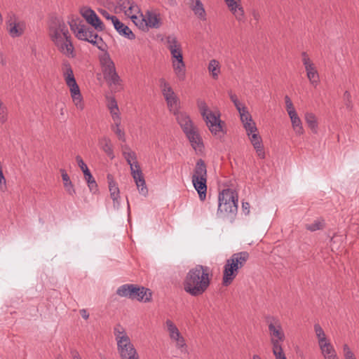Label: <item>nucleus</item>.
Instances as JSON below:
<instances>
[{
	"instance_id": "13",
	"label": "nucleus",
	"mask_w": 359,
	"mask_h": 359,
	"mask_svg": "<svg viewBox=\"0 0 359 359\" xmlns=\"http://www.w3.org/2000/svg\"><path fill=\"white\" fill-rule=\"evenodd\" d=\"M81 14L85 18L86 22L94 27L97 32H102L105 29L104 25L95 13L90 8H83L81 9Z\"/></svg>"
},
{
	"instance_id": "30",
	"label": "nucleus",
	"mask_w": 359,
	"mask_h": 359,
	"mask_svg": "<svg viewBox=\"0 0 359 359\" xmlns=\"http://www.w3.org/2000/svg\"><path fill=\"white\" fill-rule=\"evenodd\" d=\"M137 293H139V295L137 296L139 299H137V301L144 302H151L152 297V292L150 289L146 288L143 286H140V290Z\"/></svg>"
},
{
	"instance_id": "48",
	"label": "nucleus",
	"mask_w": 359,
	"mask_h": 359,
	"mask_svg": "<svg viewBox=\"0 0 359 359\" xmlns=\"http://www.w3.org/2000/svg\"><path fill=\"white\" fill-rule=\"evenodd\" d=\"M229 97H230V99L233 102V103L234 104L236 109L239 111L241 110L242 109V106H241V102H239V100H238V97L236 96V95L233 94L231 91H229Z\"/></svg>"
},
{
	"instance_id": "45",
	"label": "nucleus",
	"mask_w": 359,
	"mask_h": 359,
	"mask_svg": "<svg viewBox=\"0 0 359 359\" xmlns=\"http://www.w3.org/2000/svg\"><path fill=\"white\" fill-rule=\"evenodd\" d=\"M248 136L250 137V140L254 148H260V145L262 144V141L259 134L254 132L250 133V135Z\"/></svg>"
},
{
	"instance_id": "26",
	"label": "nucleus",
	"mask_w": 359,
	"mask_h": 359,
	"mask_svg": "<svg viewBox=\"0 0 359 359\" xmlns=\"http://www.w3.org/2000/svg\"><path fill=\"white\" fill-rule=\"evenodd\" d=\"M305 70L306 72L307 78L309 80L311 84H312L314 87H316L319 83L320 79L319 74L315 65H313L311 67H306Z\"/></svg>"
},
{
	"instance_id": "36",
	"label": "nucleus",
	"mask_w": 359,
	"mask_h": 359,
	"mask_svg": "<svg viewBox=\"0 0 359 359\" xmlns=\"http://www.w3.org/2000/svg\"><path fill=\"white\" fill-rule=\"evenodd\" d=\"M115 121V128H112L113 131L115 133V134L117 135L118 140H121L122 142H126V135L123 130H121L119 126L121 125V118L119 115H116V118Z\"/></svg>"
},
{
	"instance_id": "49",
	"label": "nucleus",
	"mask_w": 359,
	"mask_h": 359,
	"mask_svg": "<svg viewBox=\"0 0 359 359\" xmlns=\"http://www.w3.org/2000/svg\"><path fill=\"white\" fill-rule=\"evenodd\" d=\"M7 120V109L3 103L0 102V122L2 123Z\"/></svg>"
},
{
	"instance_id": "15",
	"label": "nucleus",
	"mask_w": 359,
	"mask_h": 359,
	"mask_svg": "<svg viewBox=\"0 0 359 359\" xmlns=\"http://www.w3.org/2000/svg\"><path fill=\"white\" fill-rule=\"evenodd\" d=\"M159 82L163 95L167 102L168 107L170 111H172L174 110V107L177 106V98L169 83L164 79H161Z\"/></svg>"
},
{
	"instance_id": "57",
	"label": "nucleus",
	"mask_w": 359,
	"mask_h": 359,
	"mask_svg": "<svg viewBox=\"0 0 359 359\" xmlns=\"http://www.w3.org/2000/svg\"><path fill=\"white\" fill-rule=\"evenodd\" d=\"M242 209L245 215H248L250 212V204L248 202H243Z\"/></svg>"
},
{
	"instance_id": "56",
	"label": "nucleus",
	"mask_w": 359,
	"mask_h": 359,
	"mask_svg": "<svg viewBox=\"0 0 359 359\" xmlns=\"http://www.w3.org/2000/svg\"><path fill=\"white\" fill-rule=\"evenodd\" d=\"M255 149L256 150L257 155L259 158H265V153L263 150V144L260 145V148H255Z\"/></svg>"
},
{
	"instance_id": "44",
	"label": "nucleus",
	"mask_w": 359,
	"mask_h": 359,
	"mask_svg": "<svg viewBox=\"0 0 359 359\" xmlns=\"http://www.w3.org/2000/svg\"><path fill=\"white\" fill-rule=\"evenodd\" d=\"M108 107L110 110L111 114H112V118L114 121H116V115H118V107L117 105V102L115 99L112 98L108 104Z\"/></svg>"
},
{
	"instance_id": "58",
	"label": "nucleus",
	"mask_w": 359,
	"mask_h": 359,
	"mask_svg": "<svg viewBox=\"0 0 359 359\" xmlns=\"http://www.w3.org/2000/svg\"><path fill=\"white\" fill-rule=\"evenodd\" d=\"M302 62L305 69H306V67H311L314 65L310 58H302Z\"/></svg>"
},
{
	"instance_id": "7",
	"label": "nucleus",
	"mask_w": 359,
	"mask_h": 359,
	"mask_svg": "<svg viewBox=\"0 0 359 359\" xmlns=\"http://www.w3.org/2000/svg\"><path fill=\"white\" fill-rule=\"evenodd\" d=\"M100 62L104 78L107 83L109 85L118 84L121 81L120 77L116 71L115 65L107 52H105L100 57Z\"/></svg>"
},
{
	"instance_id": "46",
	"label": "nucleus",
	"mask_w": 359,
	"mask_h": 359,
	"mask_svg": "<svg viewBox=\"0 0 359 359\" xmlns=\"http://www.w3.org/2000/svg\"><path fill=\"white\" fill-rule=\"evenodd\" d=\"M343 100L345 106L348 110H351L353 109V103L351 100V95L349 91L346 90L343 95Z\"/></svg>"
},
{
	"instance_id": "16",
	"label": "nucleus",
	"mask_w": 359,
	"mask_h": 359,
	"mask_svg": "<svg viewBox=\"0 0 359 359\" xmlns=\"http://www.w3.org/2000/svg\"><path fill=\"white\" fill-rule=\"evenodd\" d=\"M117 348L122 359L128 358V356H135L137 354L130 338L121 339L117 344Z\"/></svg>"
},
{
	"instance_id": "32",
	"label": "nucleus",
	"mask_w": 359,
	"mask_h": 359,
	"mask_svg": "<svg viewBox=\"0 0 359 359\" xmlns=\"http://www.w3.org/2000/svg\"><path fill=\"white\" fill-rule=\"evenodd\" d=\"M191 9L200 19L205 20L206 13L201 0H196L195 5L192 6Z\"/></svg>"
},
{
	"instance_id": "43",
	"label": "nucleus",
	"mask_w": 359,
	"mask_h": 359,
	"mask_svg": "<svg viewBox=\"0 0 359 359\" xmlns=\"http://www.w3.org/2000/svg\"><path fill=\"white\" fill-rule=\"evenodd\" d=\"M325 224L323 220H316L311 224H307L306 228L311 231H316L317 230L323 229Z\"/></svg>"
},
{
	"instance_id": "6",
	"label": "nucleus",
	"mask_w": 359,
	"mask_h": 359,
	"mask_svg": "<svg viewBox=\"0 0 359 359\" xmlns=\"http://www.w3.org/2000/svg\"><path fill=\"white\" fill-rule=\"evenodd\" d=\"M197 105L201 116L209 130L212 134L215 135H219L220 133H223L222 124L224 123L219 118V114L216 116L212 111L209 110V108L205 101L198 100L197 101Z\"/></svg>"
},
{
	"instance_id": "59",
	"label": "nucleus",
	"mask_w": 359,
	"mask_h": 359,
	"mask_svg": "<svg viewBox=\"0 0 359 359\" xmlns=\"http://www.w3.org/2000/svg\"><path fill=\"white\" fill-rule=\"evenodd\" d=\"M273 354L276 356V359H287L283 350L277 351Z\"/></svg>"
},
{
	"instance_id": "4",
	"label": "nucleus",
	"mask_w": 359,
	"mask_h": 359,
	"mask_svg": "<svg viewBox=\"0 0 359 359\" xmlns=\"http://www.w3.org/2000/svg\"><path fill=\"white\" fill-rule=\"evenodd\" d=\"M238 210V194L231 189H224L219 194L218 212L224 216L236 215Z\"/></svg>"
},
{
	"instance_id": "34",
	"label": "nucleus",
	"mask_w": 359,
	"mask_h": 359,
	"mask_svg": "<svg viewBox=\"0 0 359 359\" xmlns=\"http://www.w3.org/2000/svg\"><path fill=\"white\" fill-rule=\"evenodd\" d=\"M137 6L135 4V2L132 1L128 8L125 10L124 13L127 16L130 17L133 22L137 25L136 20H138V18L134 14L137 11Z\"/></svg>"
},
{
	"instance_id": "39",
	"label": "nucleus",
	"mask_w": 359,
	"mask_h": 359,
	"mask_svg": "<svg viewBox=\"0 0 359 359\" xmlns=\"http://www.w3.org/2000/svg\"><path fill=\"white\" fill-rule=\"evenodd\" d=\"M314 330L318 337L319 345L327 341L325 332L319 324L316 323L314 325Z\"/></svg>"
},
{
	"instance_id": "41",
	"label": "nucleus",
	"mask_w": 359,
	"mask_h": 359,
	"mask_svg": "<svg viewBox=\"0 0 359 359\" xmlns=\"http://www.w3.org/2000/svg\"><path fill=\"white\" fill-rule=\"evenodd\" d=\"M208 69L212 73V76L214 79L217 78L219 73V62L216 60H212L209 62Z\"/></svg>"
},
{
	"instance_id": "9",
	"label": "nucleus",
	"mask_w": 359,
	"mask_h": 359,
	"mask_svg": "<svg viewBox=\"0 0 359 359\" xmlns=\"http://www.w3.org/2000/svg\"><path fill=\"white\" fill-rule=\"evenodd\" d=\"M180 127L190 142L193 149L196 151L198 150L201 151L203 148V144L198 130L196 127L194 126L192 121L189 120V122L184 123Z\"/></svg>"
},
{
	"instance_id": "25",
	"label": "nucleus",
	"mask_w": 359,
	"mask_h": 359,
	"mask_svg": "<svg viewBox=\"0 0 359 359\" xmlns=\"http://www.w3.org/2000/svg\"><path fill=\"white\" fill-rule=\"evenodd\" d=\"M289 116L290 118L292 126L295 133L297 135L304 133V128L302 126V121L299 118L297 111H289Z\"/></svg>"
},
{
	"instance_id": "10",
	"label": "nucleus",
	"mask_w": 359,
	"mask_h": 359,
	"mask_svg": "<svg viewBox=\"0 0 359 359\" xmlns=\"http://www.w3.org/2000/svg\"><path fill=\"white\" fill-rule=\"evenodd\" d=\"M172 65L177 79L182 81L186 78V66L183 60L182 48L170 52Z\"/></svg>"
},
{
	"instance_id": "2",
	"label": "nucleus",
	"mask_w": 359,
	"mask_h": 359,
	"mask_svg": "<svg viewBox=\"0 0 359 359\" xmlns=\"http://www.w3.org/2000/svg\"><path fill=\"white\" fill-rule=\"evenodd\" d=\"M249 253L243 251L234 253L226 260L224 266L222 284L224 286L229 285L236 277L238 271L242 268L249 259Z\"/></svg>"
},
{
	"instance_id": "20",
	"label": "nucleus",
	"mask_w": 359,
	"mask_h": 359,
	"mask_svg": "<svg viewBox=\"0 0 359 359\" xmlns=\"http://www.w3.org/2000/svg\"><path fill=\"white\" fill-rule=\"evenodd\" d=\"M229 10L238 21L244 20L243 8L240 4L241 0H225Z\"/></svg>"
},
{
	"instance_id": "60",
	"label": "nucleus",
	"mask_w": 359,
	"mask_h": 359,
	"mask_svg": "<svg viewBox=\"0 0 359 359\" xmlns=\"http://www.w3.org/2000/svg\"><path fill=\"white\" fill-rule=\"evenodd\" d=\"M345 359H355L353 353L351 351H348L344 353Z\"/></svg>"
},
{
	"instance_id": "53",
	"label": "nucleus",
	"mask_w": 359,
	"mask_h": 359,
	"mask_svg": "<svg viewBox=\"0 0 359 359\" xmlns=\"http://www.w3.org/2000/svg\"><path fill=\"white\" fill-rule=\"evenodd\" d=\"M85 25L83 24H77L76 22L72 20L71 22H69V26L72 29V31L74 32L75 35H77V31L79 30L80 27H82V26H84Z\"/></svg>"
},
{
	"instance_id": "61",
	"label": "nucleus",
	"mask_w": 359,
	"mask_h": 359,
	"mask_svg": "<svg viewBox=\"0 0 359 359\" xmlns=\"http://www.w3.org/2000/svg\"><path fill=\"white\" fill-rule=\"evenodd\" d=\"M79 312H80V314L81 315V316L84 319H86V320L88 319L89 314H88V313L87 312V311L86 309H81Z\"/></svg>"
},
{
	"instance_id": "35",
	"label": "nucleus",
	"mask_w": 359,
	"mask_h": 359,
	"mask_svg": "<svg viewBox=\"0 0 359 359\" xmlns=\"http://www.w3.org/2000/svg\"><path fill=\"white\" fill-rule=\"evenodd\" d=\"M76 160L79 166L83 172L85 180H90L93 175L82 158L80 156H76Z\"/></svg>"
},
{
	"instance_id": "40",
	"label": "nucleus",
	"mask_w": 359,
	"mask_h": 359,
	"mask_svg": "<svg viewBox=\"0 0 359 359\" xmlns=\"http://www.w3.org/2000/svg\"><path fill=\"white\" fill-rule=\"evenodd\" d=\"M319 346L325 358L327 357L329 355L336 353L334 348L329 341L325 342L321 345H319Z\"/></svg>"
},
{
	"instance_id": "33",
	"label": "nucleus",
	"mask_w": 359,
	"mask_h": 359,
	"mask_svg": "<svg viewBox=\"0 0 359 359\" xmlns=\"http://www.w3.org/2000/svg\"><path fill=\"white\" fill-rule=\"evenodd\" d=\"M66 71L64 73L65 80L66 81L67 85L69 86L70 85H73L76 83V79L74 76L73 70L69 63L65 64Z\"/></svg>"
},
{
	"instance_id": "19",
	"label": "nucleus",
	"mask_w": 359,
	"mask_h": 359,
	"mask_svg": "<svg viewBox=\"0 0 359 359\" xmlns=\"http://www.w3.org/2000/svg\"><path fill=\"white\" fill-rule=\"evenodd\" d=\"M112 23L115 29L119 33V34L130 40L135 39V35L130 30V29L123 22H121L117 18V17H114L112 19Z\"/></svg>"
},
{
	"instance_id": "42",
	"label": "nucleus",
	"mask_w": 359,
	"mask_h": 359,
	"mask_svg": "<svg viewBox=\"0 0 359 359\" xmlns=\"http://www.w3.org/2000/svg\"><path fill=\"white\" fill-rule=\"evenodd\" d=\"M174 114L176 116V119L180 126H182L184 123L189 122V120H191L190 117L186 113L181 111H174Z\"/></svg>"
},
{
	"instance_id": "38",
	"label": "nucleus",
	"mask_w": 359,
	"mask_h": 359,
	"mask_svg": "<svg viewBox=\"0 0 359 359\" xmlns=\"http://www.w3.org/2000/svg\"><path fill=\"white\" fill-rule=\"evenodd\" d=\"M165 323L171 339H174L181 335L177 327L170 320H167Z\"/></svg>"
},
{
	"instance_id": "64",
	"label": "nucleus",
	"mask_w": 359,
	"mask_h": 359,
	"mask_svg": "<svg viewBox=\"0 0 359 359\" xmlns=\"http://www.w3.org/2000/svg\"><path fill=\"white\" fill-rule=\"evenodd\" d=\"M325 359H337V353H334L332 355H327V357L325 358Z\"/></svg>"
},
{
	"instance_id": "28",
	"label": "nucleus",
	"mask_w": 359,
	"mask_h": 359,
	"mask_svg": "<svg viewBox=\"0 0 359 359\" xmlns=\"http://www.w3.org/2000/svg\"><path fill=\"white\" fill-rule=\"evenodd\" d=\"M62 179L63 181L64 187L67 192L71 195L74 196L76 193L73 184L72 183L70 178L67 173V172L64 169L60 170Z\"/></svg>"
},
{
	"instance_id": "63",
	"label": "nucleus",
	"mask_w": 359,
	"mask_h": 359,
	"mask_svg": "<svg viewBox=\"0 0 359 359\" xmlns=\"http://www.w3.org/2000/svg\"><path fill=\"white\" fill-rule=\"evenodd\" d=\"M252 15H253L254 19H255L256 21H258V20H259V17H260V16H259V13H257V12H256V11H254V12L252 13Z\"/></svg>"
},
{
	"instance_id": "11",
	"label": "nucleus",
	"mask_w": 359,
	"mask_h": 359,
	"mask_svg": "<svg viewBox=\"0 0 359 359\" xmlns=\"http://www.w3.org/2000/svg\"><path fill=\"white\" fill-rule=\"evenodd\" d=\"M51 40L62 54L72 58L76 56L69 33L66 36L62 35V36L55 37Z\"/></svg>"
},
{
	"instance_id": "3",
	"label": "nucleus",
	"mask_w": 359,
	"mask_h": 359,
	"mask_svg": "<svg viewBox=\"0 0 359 359\" xmlns=\"http://www.w3.org/2000/svg\"><path fill=\"white\" fill-rule=\"evenodd\" d=\"M123 155L130 166L131 175L135 182V184L139 189V191L143 196H146L148 193V189L146 187L145 180L140 166L137 161L136 154L127 145L123 146Z\"/></svg>"
},
{
	"instance_id": "1",
	"label": "nucleus",
	"mask_w": 359,
	"mask_h": 359,
	"mask_svg": "<svg viewBox=\"0 0 359 359\" xmlns=\"http://www.w3.org/2000/svg\"><path fill=\"white\" fill-rule=\"evenodd\" d=\"M211 276L208 266L196 265L189 271L184 279V291L193 297L202 295L210 285Z\"/></svg>"
},
{
	"instance_id": "55",
	"label": "nucleus",
	"mask_w": 359,
	"mask_h": 359,
	"mask_svg": "<svg viewBox=\"0 0 359 359\" xmlns=\"http://www.w3.org/2000/svg\"><path fill=\"white\" fill-rule=\"evenodd\" d=\"M177 341V346L179 348L184 347L186 344L184 338L180 335L179 337L174 339Z\"/></svg>"
},
{
	"instance_id": "5",
	"label": "nucleus",
	"mask_w": 359,
	"mask_h": 359,
	"mask_svg": "<svg viewBox=\"0 0 359 359\" xmlns=\"http://www.w3.org/2000/svg\"><path fill=\"white\" fill-rule=\"evenodd\" d=\"M192 183L198 191L201 201H205L207 193V166L201 158L196 161L192 176Z\"/></svg>"
},
{
	"instance_id": "8",
	"label": "nucleus",
	"mask_w": 359,
	"mask_h": 359,
	"mask_svg": "<svg viewBox=\"0 0 359 359\" xmlns=\"http://www.w3.org/2000/svg\"><path fill=\"white\" fill-rule=\"evenodd\" d=\"M76 36L79 40L89 42L101 50H104V46H106L102 38L99 36L92 28L86 25L80 27L79 30L77 31V35Z\"/></svg>"
},
{
	"instance_id": "62",
	"label": "nucleus",
	"mask_w": 359,
	"mask_h": 359,
	"mask_svg": "<svg viewBox=\"0 0 359 359\" xmlns=\"http://www.w3.org/2000/svg\"><path fill=\"white\" fill-rule=\"evenodd\" d=\"M73 359H81L78 351L74 350L71 352Z\"/></svg>"
},
{
	"instance_id": "37",
	"label": "nucleus",
	"mask_w": 359,
	"mask_h": 359,
	"mask_svg": "<svg viewBox=\"0 0 359 359\" xmlns=\"http://www.w3.org/2000/svg\"><path fill=\"white\" fill-rule=\"evenodd\" d=\"M114 334L116 337L117 344L122 338H129L126 332L125 329L120 324L116 325V326L114 327Z\"/></svg>"
},
{
	"instance_id": "22",
	"label": "nucleus",
	"mask_w": 359,
	"mask_h": 359,
	"mask_svg": "<svg viewBox=\"0 0 359 359\" xmlns=\"http://www.w3.org/2000/svg\"><path fill=\"white\" fill-rule=\"evenodd\" d=\"M145 22V25L151 28H158L161 26L160 18L152 11H147L145 18L142 19L141 25Z\"/></svg>"
},
{
	"instance_id": "17",
	"label": "nucleus",
	"mask_w": 359,
	"mask_h": 359,
	"mask_svg": "<svg viewBox=\"0 0 359 359\" xmlns=\"http://www.w3.org/2000/svg\"><path fill=\"white\" fill-rule=\"evenodd\" d=\"M139 290L140 286L137 285L125 284L118 288L116 294L120 297H127L132 300H137L139 299L137 297Z\"/></svg>"
},
{
	"instance_id": "54",
	"label": "nucleus",
	"mask_w": 359,
	"mask_h": 359,
	"mask_svg": "<svg viewBox=\"0 0 359 359\" xmlns=\"http://www.w3.org/2000/svg\"><path fill=\"white\" fill-rule=\"evenodd\" d=\"M99 12L107 20H111L112 21V19L116 17L115 15H111L106 10L104 9H99Z\"/></svg>"
},
{
	"instance_id": "27",
	"label": "nucleus",
	"mask_w": 359,
	"mask_h": 359,
	"mask_svg": "<svg viewBox=\"0 0 359 359\" xmlns=\"http://www.w3.org/2000/svg\"><path fill=\"white\" fill-rule=\"evenodd\" d=\"M269 330L272 338H276V339H279L280 341L285 339V334L280 324L274 325L270 323L269 325Z\"/></svg>"
},
{
	"instance_id": "47",
	"label": "nucleus",
	"mask_w": 359,
	"mask_h": 359,
	"mask_svg": "<svg viewBox=\"0 0 359 359\" xmlns=\"http://www.w3.org/2000/svg\"><path fill=\"white\" fill-rule=\"evenodd\" d=\"M132 1L133 0H117V6L115 9L119 8L120 11L124 12Z\"/></svg>"
},
{
	"instance_id": "29",
	"label": "nucleus",
	"mask_w": 359,
	"mask_h": 359,
	"mask_svg": "<svg viewBox=\"0 0 359 359\" xmlns=\"http://www.w3.org/2000/svg\"><path fill=\"white\" fill-rule=\"evenodd\" d=\"M165 43L170 52L182 48L180 43L178 41L177 37L173 34L168 35L165 37Z\"/></svg>"
},
{
	"instance_id": "21",
	"label": "nucleus",
	"mask_w": 359,
	"mask_h": 359,
	"mask_svg": "<svg viewBox=\"0 0 359 359\" xmlns=\"http://www.w3.org/2000/svg\"><path fill=\"white\" fill-rule=\"evenodd\" d=\"M69 87L74 104L78 109L83 110L84 108V104L83 102L82 96L77 83L70 85Z\"/></svg>"
},
{
	"instance_id": "24",
	"label": "nucleus",
	"mask_w": 359,
	"mask_h": 359,
	"mask_svg": "<svg viewBox=\"0 0 359 359\" xmlns=\"http://www.w3.org/2000/svg\"><path fill=\"white\" fill-rule=\"evenodd\" d=\"M107 179L109 184V189L110 191L111 198L114 203H118V199L119 198V189L118 185L114 180V177L112 175L108 174Z\"/></svg>"
},
{
	"instance_id": "31",
	"label": "nucleus",
	"mask_w": 359,
	"mask_h": 359,
	"mask_svg": "<svg viewBox=\"0 0 359 359\" xmlns=\"http://www.w3.org/2000/svg\"><path fill=\"white\" fill-rule=\"evenodd\" d=\"M305 121L308 126L311 128V130L314 133H316L318 128V122L315 114L313 113L306 112L305 114Z\"/></svg>"
},
{
	"instance_id": "23",
	"label": "nucleus",
	"mask_w": 359,
	"mask_h": 359,
	"mask_svg": "<svg viewBox=\"0 0 359 359\" xmlns=\"http://www.w3.org/2000/svg\"><path fill=\"white\" fill-rule=\"evenodd\" d=\"M98 144L103 151L111 158H114L113 147L111 140L107 137H103L98 140Z\"/></svg>"
},
{
	"instance_id": "14",
	"label": "nucleus",
	"mask_w": 359,
	"mask_h": 359,
	"mask_svg": "<svg viewBox=\"0 0 359 359\" xmlns=\"http://www.w3.org/2000/svg\"><path fill=\"white\" fill-rule=\"evenodd\" d=\"M6 24L8 32L12 37H18L24 33L25 24L22 21H18L15 15L8 17Z\"/></svg>"
},
{
	"instance_id": "52",
	"label": "nucleus",
	"mask_w": 359,
	"mask_h": 359,
	"mask_svg": "<svg viewBox=\"0 0 359 359\" xmlns=\"http://www.w3.org/2000/svg\"><path fill=\"white\" fill-rule=\"evenodd\" d=\"M86 180L88 183V186L90 190L91 191L95 192L96 191H97V184L95 180H94L93 177H92V178L90 180Z\"/></svg>"
},
{
	"instance_id": "12",
	"label": "nucleus",
	"mask_w": 359,
	"mask_h": 359,
	"mask_svg": "<svg viewBox=\"0 0 359 359\" xmlns=\"http://www.w3.org/2000/svg\"><path fill=\"white\" fill-rule=\"evenodd\" d=\"M69 30L64 20L57 16H51L49 21V35L50 39L66 36Z\"/></svg>"
},
{
	"instance_id": "50",
	"label": "nucleus",
	"mask_w": 359,
	"mask_h": 359,
	"mask_svg": "<svg viewBox=\"0 0 359 359\" xmlns=\"http://www.w3.org/2000/svg\"><path fill=\"white\" fill-rule=\"evenodd\" d=\"M271 344L273 345V353H276V352L283 350L282 346L280 344V341L279 339H276L274 338H271Z\"/></svg>"
},
{
	"instance_id": "51",
	"label": "nucleus",
	"mask_w": 359,
	"mask_h": 359,
	"mask_svg": "<svg viewBox=\"0 0 359 359\" xmlns=\"http://www.w3.org/2000/svg\"><path fill=\"white\" fill-rule=\"evenodd\" d=\"M285 102L286 105V110L288 114L289 111H296L290 98L287 95H285Z\"/></svg>"
},
{
	"instance_id": "18",
	"label": "nucleus",
	"mask_w": 359,
	"mask_h": 359,
	"mask_svg": "<svg viewBox=\"0 0 359 359\" xmlns=\"http://www.w3.org/2000/svg\"><path fill=\"white\" fill-rule=\"evenodd\" d=\"M238 112L240 114L241 120L243 123V126L246 130L248 135H250V133L257 132V128L255 123L253 121L252 116L248 111L247 108L243 106L241 110Z\"/></svg>"
}]
</instances>
